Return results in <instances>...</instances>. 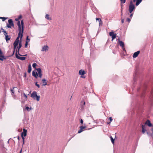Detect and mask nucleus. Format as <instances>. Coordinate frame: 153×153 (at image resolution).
Segmentation results:
<instances>
[{"label":"nucleus","mask_w":153,"mask_h":153,"mask_svg":"<svg viewBox=\"0 0 153 153\" xmlns=\"http://www.w3.org/2000/svg\"><path fill=\"white\" fill-rule=\"evenodd\" d=\"M19 138H20L19 136H18L17 137V139H18V140H19Z\"/></svg>","instance_id":"nucleus-61"},{"label":"nucleus","mask_w":153,"mask_h":153,"mask_svg":"<svg viewBox=\"0 0 153 153\" xmlns=\"http://www.w3.org/2000/svg\"><path fill=\"white\" fill-rule=\"evenodd\" d=\"M136 76H137L136 74H135V76H134V78H133V80H134V87H131V88H132V90L133 91H134V88L135 87V82H136V81L137 80V78Z\"/></svg>","instance_id":"nucleus-8"},{"label":"nucleus","mask_w":153,"mask_h":153,"mask_svg":"<svg viewBox=\"0 0 153 153\" xmlns=\"http://www.w3.org/2000/svg\"><path fill=\"white\" fill-rule=\"evenodd\" d=\"M137 0H133V1H132V2L133 1L134 2H136Z\"/></svg>","instance_id":"nucleus-62"},{"label":"nucleus","mask_w":153,"mask_h":153,"mask_svg":"<svg viewBox=\"0 0 153 153\" xmlns=\"http://www.w3.org/2000/svg\"><path fill=\"white\" fill-rule=\"evenodd\" d=\"M42 81L43 83L42 85L43 86H45L47 85V83L46 82V80L45 79H43L42 80Z\"/></svg>","instance_id":"nucleus-23"},{"label":"nucleus","mask_w":153,"mask_h":153,"mask_svg":"<svg viewBox=\"0 0 153 153\" xmlns=\"http://www.w3.org/2000/svg\"><path fill=\"white\" fill-rule=\"evenodd\" d=\"M17 25L18 27L19 32L18 34V36L15 40L19 41V38H21L22 35H23L24 33V23L23 20H22L21 22L19 21L17 22Z\"/></svg>","instance_id":"nucleus-2"},{"label":"nucleus","mask_w":153,"mask_h":153,"mask_svg":"<svg viewBox=\"0 0 153 153\" xmlns=\"http://www.w3.org/2000/svg\"><path fill=\"white\" fill-rule=\"evenodd\" d=\"M81 103H83V105H84L85 104V102L84 101H82L81 102Z\"/></svg>","instance_id":"nucleus-48"},{"label":"nucleus","mask_w":153,"mask_h":153,"mask_svg":"<svg viewBox=\"0 0 153 153\" xmlns=\"http://www.w3.org/2000/svg\"><path fill=\"white\" fill-rule=\"evenodd\" d=\"M118 39V43L120 46L121 47H124L125 44L122 41L120 40L119 38Z\"/></svg>","instance_id":"nucleus-16"},{"label":"nucleus","mask_w":153,"mask_h":153,"mask_svg":"<svg viewBox=\"0 0 153 153\" xmlns=\"http://www.w3.org/2000/svg\"><path fill=\"white\" fill-rule=\"evenodd\" d=\"M22 149L21 150H20V152H19V153H22Z\"/></svg>","instance_id":"nucleus-60"},{"label":"nucleus","mask_w":153,"mask_h":153,"mask_svg":"<svg viewBox=\"0 0 153 153\" xmlns=\"http://www.w3.org/2000/svg\"><path fill=\"white\" fill-rule=\"evenodd\" d=\"M23 35H22L21 38H20L19 40V45H22V38Z\"/></svg>","instance_id":"nucleus-31"},{"label":"nucleus","mask_w":153,"mask_h":153,"mask_svg":"<svg viewBox=\"0 0 153 153\" xmlns=\"http://www.w3.org/2000/svg\"><path fill=\"white\" fill-rule=\"evenodd\" d=\"M145 124L147 125L149 127H152L153 126L152 123H151L150 121L148 120L146 121L145 123Z\"/></svg>","instance_id":"nucleus-14"},{"label":"nucleus","mask_w":153,"mask_h":153,"mask_svg":"<svg viewBox=\"0 0 153 153\" xmlns=\"http://www.w3.org/2000/svg\"><path fill=\"white\" fill-rule=\"evenodd\" d=\"M94 122L97 124L98 123V122H97V120H94Z\"/></svg>","instance_id":"nucleus-53"},{"label":"nucleus","mask_w":153,"mask_h":153,"mask_svg":"<svg viewBox=\"0 0 153 153\" xmlns=\"http://www.w3.org/2000/svg\"><path fill=\"white\" fill-rule=\"evenodd\" d=\"M8 23L7 24L6 27L8 28H11L12 27H14V24L13 20L10 19L8 20Z\"/></svg>","instance_id":"nucleus-5"},{"label":"nucleus","mask_w":153,"mask_h":153,"mask_svg":"<svg viewBox=\"0 0 153 153\" xmlns=\"http://www.w3.org/2000/svg\"><path fill=\"white\" fill-rule=\"evenodd\" d=\"M140 86L137 88V91L139 92L141 91V92L137 94V96L143 98L147 95L150 99L151 105L153 106V88L149 89L145 84L142 85L140 83Z\"/></svg>","instance_id":"nucleus-1"},{"label":"nucleus","mask_w":153,"mask_h":153,"mask_svg":"<svg viewBox=\"0 0 153 153\" xmlns=\"http://www.w3.org/2000/svg\"><path fill=\"white\" fill-rule=\"evenodd\" d=\"M13 51H15L16 49L17 48V46L13 45Z\"/></svg>","instance_id":"nucleus-38"},{"label":"nucleus","mask_w":153,"mask_h":153,"mask_svg":"<svg viewBox=\"0 0 153 153\" xmlns=\"http://www.w3.org/2000/svg\"><path fill=\"white\" fill-rule=\"evenodd\" d=\"M32 75L36 79L38 77V74L35 70L33 71Z\"/></svg>","instance_id":"nucleus-13"},{"label":"nucleus","mask_w":153,"mask_h":153,"mask_svg":"<svg viewBox=\"0 0 153 153\" xmlns=\"http://www.w3.org/2000/svg\"><path fill=\"white\" fill-rule=\"evenodd\" d=\"M36 66H37V64L36 63H35V62L33 63L32 65V66H33V68H35V69H36Z\"/></svg>","instance_id":"nucleus-34"},{"label":"nucleus","mask_w":153,"mask_h":153,"mask_svg":"<svg viewBox=\"0 0 153 153\" xmlns=\"http://www.w3.org/2000/svg\"><path fill=\"white\" fill-rule=\"evenodd\" d=\"M15 51H13V53L11 56H13V55H14V53H15Z\"/></svg>","instance_id":"nucleus-55"},{"label":"nucleus","mask_w":153,"mask_h":153,"mask_svg":"<svg viewBox=\"0 0 153 153\" xmlns=\"http://www.w3.org/2000/svg\"><path fill=\"white\" fill-rule=\"evenodd\" d=\"M16 88V87H13V88L11 89L10 91L12 92V94H14V88Z\"/></svg>","instance_id":"nucleus-33"},{"label":"nucleus","mask_w":153,"mask_h":153,"mask_svg":"<svg viewBox=\"0 0 153 153\" xmlns=\"http://www.w3.org/2000/svg\"><path fill=\"white\" fill-rule=\"evenodd\" d=\"M83 123V120H82V119H81L80 120V123L81 124H82Z\"/></svg>","instance_id":"nucleus-47"},{"label":"nucleus","mask_w":153,"mask_h":153,"mask_svg":"<svg viewBox=\"0 0 153 153\" xmlns=\"http://www.w3.org/2000/svg\"><path fill=\"white\" fill-rule=\"evenodd\" d=\"M15 56H16V57L17 59H19L20 60L22 61H24V60H25L26 58V57H22L19 56L18 55V54H17V53L15 54Z\"/></svg>","instance_id":"nucleus-9"},{"label":"nucleus","mask_w":153,"mask_h":153,"mask_svg":"<svg viewBox=\"0 0 153 153\" xmlns=\"http://www.w3.org/2000/svg\"><path fill=\"white\" fill-rule=\"evenodd\" d=\"M109 36H111L112 38V41L115 39L117 37V35L116 33H115L113 31H111L109 32Z\"/></svg>","instance_id":"nucleus-6"},{"label":"nucleus","mask_w":153,"mask_h":153,"mask_svg":"<svg viewBox=\"0 0 153 153\" xmlns=\"http://www.w3.org/2000/svg\"><path fill=\"white\" fill-rule=\"evenodd\" d=\"M135 5L132 3V1L131 0L130 1L129 5L128 11L129 12L131 13L129 16L131 19L132 18L134 14V13H132V12L133 11H134V10H135Z\"/></svg>","instance_id":"nucleus-3"},{"label":"nucleus","mask_w":153,"mask_h":153,"mask_svg":"<svg viewBox=\"0 0 153 153\" xmlns=\"http://www.w3.org/2000/svg\"><path fill=\"white\" fill-rule=\"evenodd\" d=\"M142 132L143 134H144L145 131L147 132V131L146 130V128L145 127V126L144 125H142Z\"/></svg>","instance_id":"nucleus-19"},{"label":"nucleus","mask_w":153,"mask_h":153,"mask_svg":"<svg viewBox=\"0 0 153 153\" xmlns=\"http://www.w3.org/2000/svg\"><path fill=\"white\" fill-rule=\"evenodd\" d=\"M147 134L150 137H151L153 139V133H151L150 132L147 131L146 132Z\"/></svg>","instance_id":"nucleus-25"},{"label":"nucleus","mask_w":153,"mask_h":153,"mask_svg":"<svg viewBox=\"0 0 153 153\" xmlns=\"http://www.w3.org/2000/svg\"><path fill=\"white\" fill-rule=\"evenodd\" d=\"M122 3H121V9H123V4H122Z\"/></svg>","instance_id":"nucleus-58"},{"label":"nucleus","mask_w":153,"mask_h":153,"mask_svg":"<svg viewBox=\"0 0 153 153\" xmlns=\"http://www.w3.org/2000/svg\"><path fill=\"white\" fill-rule=\"evenodd\" d=\"M22 47V45H19L18 47L17 46V48L16 49V53L17 54V53H18V54H19V50L20 49V48Z\"/></svg>","instance_id":"nucleus-20"},{"label":"nucleus","mask_w":153,"mask_h":153,"mask_svg":"<svg viewBox=\"0 0 153 153\" xmlns=\"http://www.w3.org/2000/svg\"><path fill=\"white\" fill-rule=\"evenodd\" d=\"M45 18L49 20H50L52 19L51 18V17H50L49 15L48 14L46 15Z\"/></svg>","instance_id":"nucleus-27"},{"label":"nucleus","mask_w":153,"mask_h":153,"mask_svg":"<svg viewBox=\"0 0 153 153\" xmlns=\"http://www.w3.org/2000/svg\"><path fill=\"white\" fill-rule=\"evenodd\" d=\"M31 97H32L34 100H36L37 101L39 100L40 97V95H38L36 91H33L30 94Z\"/></svg>","instance_id":"nucleus-4"},{"label":"nucleus","mask_w":153,"mask_h":153,"mask_svg":"<svg viewBox=\"0 0 153 153\" xmlns=\"http://www.w3.org/2000/svg\"><path fill=\"white\" fill-rule=\"evenodd\" d=\"M3 33L4 34L5 36H6V35H7V32L6 30L5 31H4Z\"/></svg>","instance_id":"nucleus-40"},{"label":"nucleus","mask_w":153,"mask_h":153,"mask_svg":"<svg viewBox=\"0 0 153 153\" xmlns=\"http://www.w3.org/2000/svg\"><path fill=\"white\" fill-rule=\"evenodd\" d=\"M121 3H124L126 2V0H120Z\"/></svg>","instance_id":"nucleus-45"},{"label":"nucleus","mask_w":153,"mask_h":153,"mask_svg":"<svg viewBox=\"0 0 153 153\" xmlns=\"http://www.w3.org/2000/svg\"><path fill=\"white\" fill-rule=\"evenodd\" d=\"M90 116L91 117V118L93 120H94L93 117L91 115Z\"/></svg>","instance_id":"nucleus-64"},{"label":"nucleus","mask_w":153,"mask_h":153,"mask_svg":"<svg viewBox=\"0 0 153 153\" xmlns=\"http://www.w3.org/2000/svg\"><path fill=\"white\" fill-rule=\"evenodd\" d=\"M140 53V51H137V52H134L133 55V56H132L134 58H136L137 57V56H138V55Z\"/></svg>","instance_id":"nucleus-12"},{"label":"nucleus","mask_w":153,"mask_h":153,"mask_svg":"<svg viewBox=\"0 0 153 153\" xmlns=\"http://www.w3.org/2000/svg\"><path fill=\"white\" fill-rule=\"evenodd\" d=\"M121 22L122 23H123L124 22V19H122L121 18Z\"/></svg>","instance_id":"nucleus-54"},{"label":"nucleus","mask_w":153,"mask_h":153,"mask_svg":"<svg viewBox=\"0 0 153 153\" xmlns=\"http://www.w3.org/2000/svg\"><path fill=\"white\" fill-rule=\"evenodd\" d=\"M30 39L29 38V36L28 35L26 37L25 42H26L28 43L30 41Z\"/></svg>","instance_id":"nucleus-32"},{"label":"nucleus","mask_w":153,"mask_h":153,"mask_svg":"<svg viewBox=\"0 0 153 153\" xmlns=\"http://www.w3.org/2000/svg\"><path fill=\"white\" fill-rule=\"evenodd\" d=\"M23 94L24 97H25V98L26 99H27V96L24 93H23Z\"/></svg>","instance_id":"nucleus-42"},{"label":"nucleus","mask_w":153,"mask_h":153,"mask_svg":"<svg viewBox=\"0 0 153 153\" xmlns=\"http://www.w3.org/2000/svg\"><path fill=\"white\" fill-rule=\"evenodd\" d=\"M27 76V74L26 72H25L24 73V75L23 76V77L24 78H26Z\"/></svg>","instance_id":"nucleus-49"},{"label":"nucleus","mask_w":153,"mask_h":153,"mask_svg":"<svg viewBox=\"0 0 153 153\" xmlns=\"http://www.w3.org/2000/svg\"><path fill=\"white\" fill-rule=\"evenodd\" d=\"M25 109H26V110H27V111H30V110L31 109V108H30L28 106H26V107H25Z\"/></svg>","instance_id":"nucleus-35"},{"label":"nucleus","mask_w":153,"mask_h":153,"mask_svg":"<svg viewBox=\"0 0 153 153\" xmlns=\"http://www.w3.org/2000/svg\"><path fill=\"white\" fill-rule=\"evenodd\" d=\"M19 41H16V40H15V41H14V42L13 43V45H15L17 46L18 45H19Z\"/></svg>","instance_id":"nucleus-28"},{"label":"nucleus","mask_w":153,"mask_h":153,"mask_svg":"<svg viewBox=\"0 0 153 153\" xmlns=\"http://www.w3.org/2000/svg\"><path fill=\"white\" fill-rule=\"evenodd\" d=\"M85 74V71L82 70H80L79 71V74L81 76H83Z\"/></svg>","instance_id":"nucleus-18"},{"label":"nucleus","mask_w":153,"mask_h":153,"mask_svg":"<svg viewBox=\"0 0 153 153\" xmlns=\"http://www.w3.org/2000/svg\"><path fill=\"white\" fill-rule=\"evenodd\" d=\"M19 55L20 56H27V54H26L25 55H21L19 53Z\"/></svg>","instance_id":"nucleus-44"},{"label":"nucleus","mask_w":153,"mask_h":153,"mask_svg":"<svg viewBox=\"0 0 153 153\" xmlns=\"http://www.w3.org/2000/svg\"><path fill=\"white\" fill-rule=\"evenodd\" d=\"M49 47L47 45H44L43 47H42V51H48V49Z\"/></svg>","instance_id":"nucleus-15"},{"label":"nucleus","mask_w":153,"mask_h":153,"mask_svg":"<svg viewBox=\"0 0 153 153\" xmlns=\"http://www.w3.org/2000/svg\"><path fill=\"white\" fill-rule=\"evenodd\" d=\"M23 140V145L24 144L25 141H24V140H25V137L22 138Z\"/></svg>","instance_id":"nucleus-51"},{"label":"nucleus","mask_w":153,"mask_h":153,"mask_svg":"<svg viewBox=\"0 0 153 153\" xmlns=\"http://www.w3.org/2000/svg\"><path fill=\"white\" fill-rule=\"evenodd\" d=\"M35 85H36V86L37 87H38V88H40V85H39V84H38V82H35Z\"/></svg>","instance_id":"nucleus-36"},{"label":"nucleus","mask_w":153,"mask_h":153,"mask_svg":"<svg viewBox=\"0 0 153 153\" xmlns=\"http://www.w3.org/2000/svg\"><path fill=\"white\" fill-rule=\"evenodd\" d=\"M19 19H18V18H16L15 20L16 21H18V22L19 21H18Z\"/></svg>","instance_id":"nucleus-59"},{"label":"nucleus","mask_w":153,"mask_h":153,"mask_svg":"<svg viewBox=\"0 0 153 153\" xmlns=\"http://www.w3.org/2000/svg\"><path fill=\"white\" fill-rule=\"evenodd\" d=\"M108 119L110 120V122H111L113 120L112 118L111 117H109Z\"/></svg>","instance_id":"nucleus-43"},{"label":"nucleus","mask_w":153,"mask_h":153,"mask_svg":"<svg viewBox=\"0 0 153 153\" xmlns=\"http://www.w3.org/2000/svg\"><path fill=\"white\" fill-rule=\"evenodd\" d=\"M3 54V52L2 51L1 49L0 48V54Z\"/></svg>","instance_id":"nucleus-50"},{"label":"nucleus","mask_w":153,"mask_h":153,"mask_svg":"<svg viewBox=\"0 0 153 153\" xmlns=\"http://www.w3.org/2000/svg\"><path fill=\"white\" fill-rule=\"evenodd\" d=\"M32 70V67L30 64H29L28 66V70L27 72L29 73H30Z\"/></svg>","instance_id":"nucleus-24"},{"label":"nucleus","mask_w":153,"mask_h":153,"mask_svg":"<svg viewBox=\"0 0 153 153\" xmlns=\"http://www.w3.org/2000/svg\"><path fill=\"white\" fill-rule=\"evenodd\" d=\"M81 77L82 78H85V76H84L83 75V76H82V75H81Z\"/></svg>","instance_id":"nucleus-57"},{"label":"nucleus","mask_w":153,"mask_h":153,"mask_svg":"<svg viewBox=\"0 0 153 153\" xmlns=\"http://www.w3.org/2000/svg\"><path fill=\"white\" fill-rule=\"evenodd\" d=\"M123 15V12H121V16H122Z\"/></svg>","instance_id":"nucleus-63"},{"label":"nucleus","mask_w":153,"mask_h":153,"mask_svg":"<svg viewBox=\"0 0 153 153\" xmlns=\"http://www.w3.org/2000/svg\"><path fill=\"white\" fill-rule=\"evenodd\" d=\"M22 18V16L21 15H19V16H18V19H21Z\"/></svg>","instance_id":"nucleus-46"},{"label":"nucleus","mask_w":153,"mask_h":153,"mask_svg":"<svg viewBox=\"0 0 153 153\" xmlns=\"http://www.w3.org/2000/svg\"><path fill=\"white\" fill-rule=\"evenodd\" d=\"M124 47H122V49H123V51L126 52V49H125V48H124Z\"/></svg>","instance_id":"nucleus-52"},{"label":"nucleus","mask_w":153,"mask_h":153,"mask_svg":"<svg viewBox=\"0 0 153 153\" xmlns=\"http://www.w3.org/2000/svg\"><path fill=\"white\" fill-rule=\"evenodd\" d=\"M91 9L93 12H94V13L97 10V9L96 7L94 6V4H92L91 5Z\"/></svg>","instance_id":"nucleus-22"},{"label":"nucleus","mask_w":153,"mask_h":153,"mask_svg":"<svg viewBox=\"0 0 153 153\" xmlns=\"http://www.w3.org/2000/svg\"><path fill=\"white\" fill-rule=\"evenodd\" d=\"M5 39L6 40V42L8 43V41L10 40L11 39V37L8 35H6L5 36Z\"/></svg>","instance_id":"nucleus-21"},{"label":"nucleus","mask_w":153,"mask_h":153,"mask_svg":"<svg viewBox=\"0 0 153 153\" xmlns=\"http://www.w3.org/2000/svg\"><path fill=\"white\" fill-rule=\"evenodd\" d=\"M80 128V129L78 131V133H80L82 132L83 130L86 128V126H80L79 127Z\"/></svg>","instance_id":"nucleus-11"},{"label":"nucleus","mask_w":153,"mask_h":153,"mask_svg":"<svg viewBox=\"0 0 153 153\" xmlns=\"http://www.w3.org/2000/svg\"><path fill=\"white\" fill-rule=\"evenodd\" d=\"M7 19V18H6L5 17H3V18L2 19V21H3V22L4 21L6 20V19Z\"/></svg>","instance_id":"nucleus-39"},{"label":"nucleus","mask_w":153,"mask_h":153,"mask_svg":"<svg viewBox=\"0 0 153 153\" xmlns=\"http://www.w3.org/2000/svg\"><path fill=\"white\" fill-rule=\"evenodd\" d=\"M27 130L24 129L23 131L21 133V137L22 138L25 137L27 135Z\"/></svg>","instance_id":"nucleus-10"},{"label":"nucleus","mask_w":153,"mask_h":153,"mask_svg":"<svg viewBox=\"0 0 153 153\" xmlns=\"http://www.w3.org/2000/svg\"><path fill=\"white\" fill-rule=\"evenodd\" d=\"M96 20H97L98 21V22L100 23L99 24H100V23L102 24V21L100 18H96Z\"/></svg>","instance_id":"nucleus-30"},{"label":"nucleus","mask_w":153,"mask_h":153,"mask_svg":"<svg viewBox=\"0 0 153 153\" xmlns=\"http://www.w3.org/2000/svg\"><path fill=\"white\" fill-rule=\"evenodd\" d=\"M6 59V58L4 56L3 54H0V60L3 61L4 59Z\"/></svg>","instance_id":"nucleus-17"},{"label":"nucleus","mask_w":153,"mask_h":153,"mask_svg":"<svg viewBox=\"0 0 153 153\" xmlns=\"http://www.w3.org/2000/svg\"><path fill=\"white\" fill-rule=\"evenodd\" d=\"M36 70L37 71L38 74H39L38 77L40 78H41L42 74V71L40 68H36Z\"/></svg>","instance_id":"nucleus-7"},{"label":"nucleus","mask_w":153,"mask_h":153,"mask_svg":"<svg viewBox=\"0 0 153 153\" xmlns=\"http://www.w3.org/2000/svg\"><path fill=\"white\" fill-rule=\"evenodd\" d=\"M131 20V19L129 18H127L126 19V21L128 22L129 23Z\"/></svg>","instance_id":"nucleus-37"},{"label":"nucleus","mask_w":153,"mask_h":153,"mask_svg":"<svg viewBox=\"0 0 153 153\" xmlns=\"http://www.w3.org/2000/svg\"><path fill=\"white\" fill-rule=\"evenodd\" d=\"M110 138L112 143L113 144H114V139H113L111 136H110Z\"/></svg>","instance_id":"nucleus-29"},{"label":"nucleus","mask_w":153,"mask_h":153,"mask_svg":"<svg viewBox=\"0 0 153 153\" xmlns=\"http://www.w3.org/2000/svg\"><path fill=\"white\" fill-rule=\"evenodd\" d=\"M142 0H137L136 2L135 5L136 6H138L140 3L142 2Z\"/></svg>","instance_id":"nucleus-26"},{"label":"nucleus","mask_w":153,"mask_h":153,"mask_svg":"<svg viewBox=\"0 0 153 153\" xmlns=\"http://www.w3.org/2000/svg\"><path fill=\"white\" fill-rule=\"evenodd\" d=\"M1 30L2 32H4V31H5L3 28H1Z\"/></svg>","instance_id":"nucleus-56"},{"label":"nucleus","mask_w":153,"mask_h":153,"mask_svg":"<svg viewBox=\"0 0 153 153\" xmlns=\"http://www.w3.org/2000/svg\"><path fill=\"white\" fill-rule=\"evenodd\" d=\"M28 45V43L26 42H25V48H27V46Z\"/></svg>","instance_id":"nucleus-41"}]
</instances>
